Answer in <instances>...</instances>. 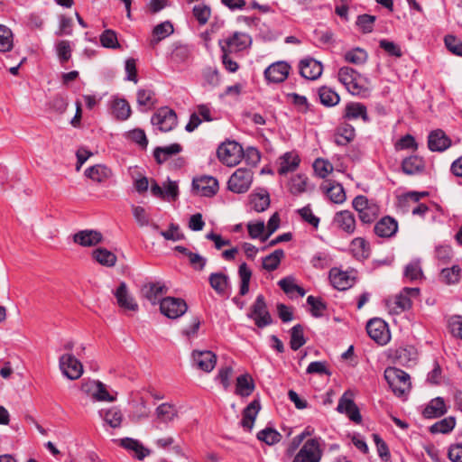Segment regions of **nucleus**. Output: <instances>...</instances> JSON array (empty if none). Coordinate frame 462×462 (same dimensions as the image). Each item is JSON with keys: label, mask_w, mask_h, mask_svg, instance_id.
I'll use <instances>...</instances> for the list:
<instances>
[{"label": "nucleus", "mask_w": 462, "mask_h": 462, "mask_svg": "<svg viewBox=\"0 0 462 462\" xmlns=\"http://www.w3.org/2000/svg\"><path fill=\"white\" fill-rule=\"evenodd\" d=\"M182 151V147L179 143H172L168 146L156 147L153 152V156L159 164L166 162L171 156L178 154Z\"/></svg>", "instance_id": "34"}, {"label": "nucleus", "mask_w": 462, "mask_h": 462, "mask_svg": "<svg viewBox=\"0 0 462 462\" xmlns=\"http://www.w3.org/2000/svg\"><path fill=\"white\" fill-rule=\"evenodd\" d=\"M257 439L267 445H273L281 440V434L271 428H266L257 433Z\"/></svg>", "instance_id": "56"}, {"label": "nucleus", "mask_w": 462, "mask_h": 462, "mask_svg": "<svg viewBox=\"0 0 462 462\" xmlns=\"http://www.w3.org/2000/svg\"><path fill=\"white\" fill-rule=\"evenodd\" d=\"M398 230L397 221L391 217H384L374 226V233L380 237H392Z\"/></svg>", "instance_id": "24"}, {"label": "nucleus", "mask_w": 462, "mask_h": 462, "mask_svg": "<svg viewBox=\"0 0 462 462\" xmlns=\"http://www.w3.org/2000/svg\"><path fill=\"white\" fill-rule=\"evenodd\" d=\"M447 49L457 56L462 57V42L453 35H447L444 39Z\"/></svg>", "instance_id": "62"}, {"label": "nucleus", "mask_w": 462, "mask_h": 462, "mask_svg": "<svg viewBox=\"0 0 462 462\" xmlns=\"http://www.w3.org/2000/svg\"><path fill=\"white\" fill-rule=\"evenodd\" d=\"M339 81L352 95H359L363 87L359 85V74L349 67H342L338 71Z\"/></svg>", "instance_id": "14"}, {"label": "nucleus", "mask_w": 462, "mask_h": 462, "mask_svg": "<svg viewBox=\"0 0 462 462\" xmlns=\"http://www.w3.org/2000/svg\"><path fill=\"white\" fill-rule=\"evenodd\" d=\"M384 378L393 393L399 397L406 394L411 389L410 375L399 368H386Z\"/></svg>", "instance_id": "1"}, {"label": "nucleus", "mask_w": 462, "mask_h": 462, "mask_svg": "<svg viewBox=\"0 0 462 462\" xmlns=\"http://www.w3.org/2000/svg\"><path fill=\"white\" fill-rule=\"evenodd\" d=\"M308 178L302 174H298L291 178L290 182V191L294 194H300L307 190Z\"/></svg>", "instance_id": "55"}, {"label": "nucleus", "mask_w": 462, "mask_h": 462, "mask_svg": "<svg viewBox=\"0 0 462 462\" xmlns=\"http://www.w3.org/2000/svg\"><path fill=\"white\" fill-rule=\"evenodd\" d=\"M94 259L102 265L114 266L116 263V256L106 248H97L93 252Z\"/></svg>", "instance_id": "43"}, {"label": "nucleus", "mask_w": 462, "mask_h": 462, "mask_svg": "<svg viewBox=\"0 0 462 462\" xmlns=\"http://www.w3.org/2000/svg\"><path fill=\"white\" fill-rule=\"evenodd\" d=\"M160 235L166 240L170 241H180L184 238V235L181 233L180 226L176 224L171 223L169 226V229L165 231H161Z\"/></svg>", "instance_id": "60"}, {"label": "nucleus", "mask_w": 462, "mask_h": 462, "mask_svg": "<svg viewBox=\"0 0 462 462\" xmlns=\"http://www.w3.org/2000/svg\"><path fill=\"white\" fill-rule=\"evenodd\" d=\"M85 175L94 181L102 182L111 177L112 171L106 166L97 164L88 168L85 171Z\"/></svg>", "instance_id": "36"}, {"label": "nucleus", "mask_w": 462, "mask_h": 462, "mask_svg": "<svg viewBox=\"0 0 462 462\" xmlns=\"http://www.w3.org/2000/svg\"><path fill=\"white\" fill-rule=\"evenodd\" d=\"M284 256V252L282 249H277L273 253L265 256L263 259V267L267 271H274L278 268L281 260Z\"/></svg>", "instance_id": "47"}, {"label": "nucleus", "mask_w": 462, "mask_h": 462, "mask_svg": "<svg viewBox=\"0 0 462 462\" xmlns=\"http://www.w3.org/2000/svg\"><path fill=\"white\" fill-rule=\"evenodd\" d=\"M300 163V159L297 155L292 153H286L282 158L278 172L282 175L296 170Z\"/></svg>", "instance_id": "44"}, {"label": "nucleus", "mask_w": 462, "mask_h": 462, "mask_svg": "<svg viewBox=\"0 0 462 462\" xmlns=\"http://www.w3.org/2000/svg\"><path fill=\"white\" fill-rule=\"evenodd\" d=\"M323 71L321 62L312 58L304 59L300 62V73L306 79L315 80Z\"/></svg>", "instance_id": "19"}, {"label": "nucleus", "mask_w": 462, "mask_h": 462, "mask_svg": "<svg viewBox=\"0 0 462 462\" xmlns=\"http://www.w3.org/2000/svg\"><path fill=\"white\" fill-rule=\"evenodd\" d=\"M254 173L249 168H238L230 176L227 181V188L234 193H245L251 187Z\"/></svg>", "instance_id": "4"}, {"label": "nucleus", "mask_w": 462, "mask_h": 462, "mask_svg": "<svg viewBox=\"0 0 462 462\" xmlns=\"http://www.w3.org/2000/svg\"><path fill=\"white\" fill-rule=\"evenodd\" d=\"M166 286L160 282H150L144 284L141 289L142 295L153 305H155L159 301L160 297L162 294L166 293Z\"/></svg>", "instance_id": "25"}, {"label": "nucleus", "mask_w": 462, "mask_h": 462, "mask_svg": "<svg viewBox=\"0 0 462 462\" xmlns=\"http://www.w3.org/2000/svg\"><path fill=\"white\" fill-rule=\"evenodd\" d=\"M307 303L310 306V312L313 317L319 318L322 316L326 305L320 299L310 295L307 298Z\"/></svg>", "instance_id": "61"}, {"label": "nucleus", "mask_w": 462, "mask_h": 462, "mask_svg": "<svg viewBox=\"0 0 462 462\" xmlns=\"http://www.w3.org/2000/svg\"><path fill=\"white\" fill-rule=\"evenodd\" d=\"M247 318L253 319L255 326L259 328H265L273 323V318L263 294L257 295L254 302L249 309Z\"/></svg>", "instance_id": "3"}, {"label": "nucleus", "mask_w": 462, "mask_h": 462, "mask_svg": "<svg viewBox=\"0 0 462 462\" xmlns=\"http://www.w3.org/2000/svg\"><path fill=\"white\" fill-rule=\"evenodd\" d=\"M344 117L348 120L361 118L365 123L369 122L366 106L361 103L352 102L346 106Z\"/></svg>", "instance_id": "28"}, {"label": "nucleus", "mask_w": 462, "mask_h": 462, "mask_svg": "<svg viewBox=\"0 0 462 462\" xmlns=\"http://www.w3.org/2000/svg\"><path fill=\"white\" fill-rule=\"evenodd\" d=\"M217 363V356L209 350H194L192 352V364L203 372H211Z\"/></svg>", "instance_id": "15"}, {"label": "nucleus", "mask_w": 462, "mask_h": 462, "mask_svg": "<svg viewBox=\"0 0 462 462\" xmlns=\"http://www.w3.org/2000/svg\"><path fill=\"white\" fill-rule=\"evenodd\" d=\"M379 212V207L372 202L365 210L358 214V217L363 223L369 224L377 218Z\"/></svg>", "instance_id": "57"}, {"label": "nucleus", "mask_w": 462, "mask_h": 462, "mask_svg": "<svg viewBox=\"0 0 462 462\" xmlns=\"http://www.w3.org/2000/svg\"><path fill=\"white\" fill-rule=\"evenodd\" d=\"M174 29L171 22H163L160 24L156 25L152 31V38L151 39V45L155 46L162 40L165 39L171 33H173Z\"/></svg>", "instance_id": "38"}, {"label": "nucleus", "mask_w": 462, "mask_h": 462, "mask_svg": "<svg viewBox=\"0 0 462 462\" xmlns=\"http://www.w3.org/2000/svg\"><path fill=\"white\" fill-rule=\"evenodd\" d=\"M344 58L346 62H349V63H352L355 65H360L366 61L367 53L363 49L356 48V49L346 51L345 53Z\"/></svg>", "instance_id": "51"}, {"label": "nucleus", "mask_w": 462, "mask_h": 462, "mask_svg": "<svg viewBox=\"0 0 462 462\" xmlns=\"http://www.w3.org/2000/svg\"><path fill=\"white\" fill-rule=\"evenodd\" d=\"M112 114L121 121L128 119L131 116V106L124 98H116L112 103Z\"/></svg>", "instance_id": "37"}, {"label": "nucleus", "mask_w": 462, "mask_h": 462, "mask_svg": "<svg viewBox=\"0 0 462 462\" xmlns=\"http://www.w3.org/2000/svg\"><path fill=\"white\" fill-rule=\"evenodd\" d=\"M322 450L317 439H308L292 462H320Z\"/></svg>", "instance_id": "7"}, {"label": "nucleus", "mask_w": 462, "mask_h": 462, "mask_svg": "<svg viewBox=\"0 0 462 462\" xmlns=\"http://www.w3.org/2000/svg\"><path fill=\"white\" fill-rule=\"evenodd\" d=\"M192 14L195 19L199 22V23L200 25H204L208 23L211 15V9L209 6L204 4H199L194 5L192 9Z\"/></svg>", "instance_id": "53"}, {"label": "nucleus", "mask_w": 462, "mask_h": 462, "mask_svg": "<svg viewBox=\"0 0 462 462\" xmlns=\"http://www.w3.org/2000/svg\"><path fill=\"white\" fill-rule=\"evenodd\" d=\"M132 210L133 216L139 226L143 227L150 225V215L146 212L144 208L141 206H133Z\"/></svg>", "instance_id": "59"}, {"label": "nucleus", "mask_w": 462, "mask_h": 462, "mask_svg": "<svg viewBox=\"0 0 462 462\" xmlns=\"http://www.w3.org/2000/svg\"><path fill=\"white\" fill-rule=\"evenodd\" d=\"M366 331L369 337L379 345H385L390 340L387 324L381 319H370L366 324Z\"/></svg>", "instance_id": "10"}, {"label": "nucleus", "mask_w": 462, "mask_h": 462, "mask_svg": "<svg viewBox=\"0 0 462 462\" xmlns=\"http://www.w3.org/2000/svg\"><path fill=\"white\" fill-rule=\"evenodd\" d=\"M100 43L104 48L119 49L121 46L118 42L117 34L114 30H105L100 37Z\"/></svg>", "instance_id": "48"}, {"label": "nucleus", "mask_w": 462, "mask_h": 462, "mask_svg": "<svg viewBox=\"0 0 462 462\" xmlns=\"http://www.w3.org/2000/svg\"><path fill=\"white\" fill-rule=\"evenodd\" d=\"M120 446L125 449L135 452L139 460H143L146 456L150 455V450L145 448L137 439L131 438H124L119 439Z\"/></svg>", "instance_id": "35"}, {"label": "nucleus", "mask_w": 462, "mask_h": 462, "mask_svg": "<svg viewBox=\"0 0 462 462\" xmlns=\"http://www.w3.org/2000/svg\"><path fill=\"white\" fill-rule=\"evenodd\" d=\"M60 368L69 380L79 379L83 374L82 364L71 354H64L60 357Z\"/></svg>", "instance_id": "12"}, {"label": "nucleus", "mask_w": 462, "mask_h": 462, "mask_svg": "<svg viewBox=\"0 0 462 462\" xmlns=\"http://www.w3.org/2000/svg\"><path fill=\"white\" fill-rule=\"evenodd\" d=\"M337 411L340 413H345L347 417L356 423H360L362 416L359 409L352 400V394L346 392L338 401Z\"/></svg>", "instance_id": "16"}, {"label": "nucleus", "mask_w": 462, "mask_h": 462, "mask_svg": "<svg viewBox=\"0 0 462 462\" xmlns=\"http://www.w3.org/2000/svg\"><path fill=\"white\" fill-rule=\"evenodd\" d=\"M81 389L85 393L91 396L94 401L108 402L116 401V396L109 393L106 384L100 381H90L85 383L82 384Z\"/></svg>", "instance_id": "11"}, {"label": "nucleus", "mask_w": 462, "mask_h": 462, "mask_svg": "<svg viewBox=\"0 0 462 462\" xmlns=\"http://www.w3.org/2000/svg\"><path fill=\"white\" fill-rule=\"evenodd\" d=\"M329 279L334 288L344 291L353 284V279L346 272L333 268L329 272Z\"/></svg>", "instance_id": "26"}, {"label": "nucleus", "mask_w": 462, "mask_h": 462, "mask_svg": "<svg viewBox=\"0 0 462 462\" xmlns=\"http://www.w3.org/2000/svg\"><path fill=\"white\" fill-rule=\"evenodd\" d=\"M351 251L356 259H366L370 254V245L363 237H356L352 240Z\"/></svg>", "instance_id": "39"}, {"label": "nucleus", "mask_w": 462, "mask_h": 462, "mask_svg": "<svg viewBox=\"0 0 462 462\" xmlns=\"http://www.w3.org/2000/svg\"><path fill=\"white\" fill-rule=\"evenodd\" d=\"M192 189L196 195L212 197L218 190V181L211 176H202L193 180Z\"/></svg>", "instance_id": "13"}, {"label": "nucleus", "mask_w": 462, "mask_h": 462, "mask_svg": "<svg viewBox=\"0 0 462 462\" xmlns=\"http://www.w3.org/2000/svg\"><path fill=\"white\" fill-rule=\"evenodd\" d=\"M254 387L255 385L252 376L248 374H245L236 378L235 393L241 397H247L252 394Z\"/></svg>", "instance_id": "31"}, {"label": "nucleus", "mask_w": 462, "mask_h": 462, "mask_svg": "<svg viewBox=\"0 0 462 462\" xmlns=\"http://www.w3.org/2000/svg\"><path fill=\"white\" fill-rule=\"evenodd\" d=\"M161 312L169 319H178L188 310L186 301L180 298L166 297L160 301Z\"/></svg>", "instance_id": "8"}, {"label": "nucleus", "mask_w": 462, "mask_h": 462, "mask_svg": "<svg viewBox=\"0 0 462 462\" xmlns=\"http://www.w3.org/2000/svg\"><path fill=\"white\" fill-rule=\"evenodd\" d=\"M156 419L162 423H169L178 417V411L173 404L164 402L155 409Z\"/></svg>", "instance_id": "30"}, {"label": "nucleus", "mask_w": 462, "mask_h": 462, "mask_svg": "<svg viewBox=\"0 0 462 462\" xmlns=\"http://www.w3.org/2000/svg\"><path fill=\"white\" fill-rule=\"evenodd\" d=\"M252 43L251 37L245 32H236L232 36L219 41L222 52H238L248 48Z\"/></svg>", "instance_id": "6"}, {"label": "nucleus", "mask_w": 462, "mask_h": 462, "mask_svg": "<svg viewBox=\"0 0 462 462\" xmlns=\"http://www.w3.org/2000/svg\"><path fill=\"white\" fill-rule=\"evenodd\" d=\"M217 153L220 162L232 167L240 162L243 156V148L236 142H227L217 148Z\"/></svg>", "instance_id": "5"}, {"label": "nucleus", "mask_w": 462, "mask_h": 462, "mask_svg": "<svg viewBox=\"0 0 462 462\" xmlns=\"http://www.w3.org/2000/svg\"><path fill=\"white\" fill-rule=\"evenodd\" d=\"M306 343L303 334V327L300 324L293 326L291 329V348L294 351L298 350Z\"/></svg>", "instance_id": "46"}, {"label": "nucleus", "mask_w": 462, "mask_h": 462, "mask_svg": "<svg viewBox=\"0 0 462 462\" xmlns=\"http://www.w3.org/2000/svg\"><path fill=\"white\" fill-rule=\"evenodd\" d=\"M356 136L355 128L347 124H341L335 133V143L337 145L345 146L354 140Z\"/></svg>", "instance_id": "29"}, {"label": "nucleus", "mask_w": 462, "mask_h": 462, "mask_svg": "<svg viewBox=\"0 0 462 462\" xmlns=\"http://www.w3.org/2000/svg\"><path fill=\"white\" fill-rule=\"evenodd\" d=\"M291 66L285 61H276L264 70L265 79L272 83L283 82L289 76Z\"/></svg>", "instance_id": "17"}, {"label": "nucleus", "mask_w": 462, "mask_h": 462, "mask_svg": "<svg viewBox=\"0 0 462 462\" xmlns=\"http://www.w3.org/2000/svg\"><path fill=\"white\" fill-rule=\"evenodd\" d=\"M250 205L256 212H263L270 206V197L267 190L262 189L249 196Z\"/></svg>", "instance_id": "32"}, {"label": "nucleus", "mask_w": 462, "mask_h": 462, "mask_svg": "<svg viewBox=\"0 0 462 462\" xmlns=\"http://www.w3.org/2000/svg\"><path fill=\"white\" fill-rule=\"evenodd\" d=\"M334 225L348 235H352L356 230V218L352 212L341 210L335 214L333 218Z\"/></svg>", "instance_id": "21"}, {"label": "nucleus", "mask_w": 462, "mask_h": 462, "mask_svg": "<svg viewBox=\"0 0 462 462\" xmlns=\"http://www.w3.org/2000/svg\"><path fill=\"white\" fill-rule=\"evenodd\" d=\"M151 122L162 132H169L177 125L176 113L169 107H162L152 116Z\"/></svg>", "instance_id": "9"}, {"label": "nucleus", "mask_w": 462, "mask_h": 462, "mask_svg": "<svg viewBox=\"0 0 462 462\" xmlns=\"http://www.w3.org/2000/svg\"><path fill=\"white\" fill-rule=\"evenodd\" d=\"M327 195L332 202L337 204L343 203L346 200V193L340 184L330 186L327 189Z\"/></svg>", "instance_id": "58"}, {"label": "nucleus", "mask_w": 462, "mask_h": 462, "mask_svg": "<svg viewBox=\"0 0 462 462\" xmlns=\"http://www.w3.org/2000/svg\"><path fill=\"white\" fill-rule=\"evenodd\" d=\"M56 51H57L58 57L61 62H66L70 59L71 48H70L69 42L60 41L56 44Z\"/></svg>", "instance_id": "64"}, {"label": "nucleus", "mask_w": 462, "mask_h": 462, "mask_svg": "<svg viewBox=\"0 0 462 462\" xmlns=\"http://www.w3.org/2000/svg\"><path fill=\"white\" fill-rule=\"evenodd\" d=\"M114 295L116 299L117 304L125 310L137 311L138 304L128 291L127 285L122 282L117 289L115 291Z\"/></svg>", "instance_id": "18"}, {"label": "nucleus", "mask_w": 462, "mask_h": 462, "mask_svg": "<svg viewBox=\"0 0 462 462\" xmlns=\"http://www.w3.org/2000/svg\"><path fill=\"white\" fill-rule=\"evenodd\" d=\"M261 409V404L258 400H254L251 402L246 408L243 411V418L241 420V425L244 429L250 431L255 420V418Z\"/></svg>", "instance_id": "27"}, {"label": "nucleus", "mask_w": 462, "mask_h": 462, "mask_svg": "<svg viewBox=\"0 0 462 462\" xmlns=\"http://www.w3.org/2000/svg\"><path fill=\"white\" fill-rule=\"evenodd\" d=\"M402 168L404 173L412 175L421 171L424 169L422 158L413 155L403 160Z\"/></svg>", "instance_id": "40"}, {"label": "nucleus", "mask_w": 462, "mask_h": 462, "mask_svg": "<svg viewBox=\"0 0 462 462\" xmlns=\"http://www.w3.org/2000/svg\"><path fill=\"white\" fill-rule=\"evenodd\" d=\"M456 426V419L453 416H449L437 421L430 427V431L433 434L441 433L448 434L453 430Z\"/></svg>", "instance_id": "42"}, {"label": "nucleus", "mask_w": 462, "mask_h": 462, "mask_svg": "<svg viewBox=\"0 0 462 462\" xmlns=\"http://www.w3.org/2000/svg\"><path fill=\"white\" fill-rule=\"evenodd\" d=\"M99 416L102 418L106 424L111 428H119L123 421V414L120 409L117 407H111L107 410L99 411Z\"/></svg>", "instance_id": "33"}, {"label": "nucleus", "mask_w": 462, "mask_h": 462, "mask_svg": "<svg viewBox=\"0 0 462 462\" xmlns=\"http://www.w3.org/2000/svg\"><path fill=\"white\" fill-rule=\"evenodd\" d=\"M102 240V234L93 229L81 230L73 236V242L84 247L95 246L101 243Z\"/></svg>", "instance_id": "20"}, {"label": "nucleus", "mask_w": 462, "mask_h": 462, "mask_svg": "<svg viewBox=\"0 0 462 462\" xmlns=\"http://www.w3.org/2000/svg\"><path fill=\"white\" fill-rule=\"evenodd\" d=\"M448 412V407L442 397L433 398L429 402L422 411V416L425 419H436L445 415Z\"/></svg>", "instance_id": "22"}, {"label": "nucleus", "mask_w": 462, "mask_h": 462, "mask_svg": "<svg viewBox=\"0 0 462 462\" xmlns=\"http://www.w3.org/2000/svg\"><path fill=\"white\" fill-rule=\"evenodd\" d=\"M419 288L405 287L394 297L385 300V305L391 313L400 314L411 307V297H418Z\"/></svg>", "instance_id": "2"}, {"label": "nucleus", "mask_w": 462, "mask_h": 462, "mask_svg": "<svg viewBox=\"0 0 462 462\" xmlns=\"http://www.w3.org/2000/svg\"><path fill=\"white\" fill-rule=\"evenodd\" d=\"M238 273L241 279L239 292L242 296H244L249 291V283L252 276V272L248 268L247 264L245 263H243L239 266Z\"/></svg>", "instance_id": "52"}, {"label": "nucleus", "mask_w": 462, "mask_h": 462, "mask_svg": "<svg viewBox=\"0 0 462 462\" xmlns=\"http://www.w3.org/2000/svg\"><path fill=\"white\" fill-rule=\"evenodd\" d=\"M13 45L12 31L8 27L0 24V51H9L12 50Z\"/></svg>", "instance_id": "50"}, {"label": "nucleus", "mask_w": 462, "mask_h": 462, "mask_svg": "<svg viewBox=\"0 0 462 462\" xmlns=\"http://www.w3.org/2000/svg\"><path fill=\"white\" fill-rule=\"evenodd\" d=\"M440 278L447 284L457 283L460 279V268L458 265H453L451 268H444L441 271Z\"/></svg>", "instance_id": "54"}, {"label": "nucleus", "mask_w": 462, "mask_h": 462, "mask_svg": "<svg viewBox=\"0 0 462 462\" xmlns=\"http://www.w3.org/2000/svg\"><path fill=\"white\" fill-rule=\"evenodd\" d=\"M164 199L176 200L179 196V188L176 181L168 180L163 183Z\"/></svg>", "instance_id": "63"}, {"label": "nucleus", "mask_w": 462, "mask_h": 462, "mask_svg": "<svg viewBox=\"0 0 462 462\" xmlns=\"http://www.w3.org/2000/svg\"><path fill=\"white\" fill-rule=\"evenodd\" d=\"M210 286L219 294H225L228 287V277L222 273H214L209 276Z\"/></svg>", "instance_id": "41"}, {"label": "nucleus", "mask_w": 462, "mask_h": 462, "mask_svg": "<svg viewBox=\"0 0 462 462\" xmlns=\"http://www.w3.org/2000/svg\"><path fill=\"white\" fill-rule=\"evenodd\" d=\"M451 144L450 139L440 130L432 131L428 138L429 149L432 152H443Z\"/></svg>", "instance_id": "23"}, {"label": "nucleus", "mask_w": 462, "mask_h": 462, "mask_svg": "<svg viewBox=\"0 0 462 462\" xmlns=\"http://www.w3.org/2000/svg\"><path fill=\"white\" fill-rule=\"evenodd\" d=\"M320 102L326 106H334L338 104L339 95L328 87H321L319 90Z\"/></svg>", "instance_id": "45"}, {"label": "nucleus", "mask_w": 462, "mask_h": 462, "mask_svg": "<svg viewBox=\"0 0 462 462\" xmlns=\"http://www.w3.org/2000/svg\"><path fill=\"white\" fill-rule=\"evenodd\" d=\"M404 277L410 281H417L423 278V273L420 261H411L405 266Z\"/></svg>", "instance_id": "49"}]
</instances>
